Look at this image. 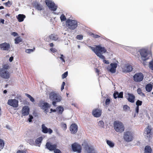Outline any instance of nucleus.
Listing matches in <instances>:
<instances>
[{"instance_id": "20", "label": "nucleus", "mask_w": 153, "mask_h": 153, "mask_svg": "<svg viewBox=\"0 0 153 153\" xmlns=\"http://www.w3.org/2000/svg\"><path fill=\"white\" fill-rule=\"evenodd\" d=\"M111 68H108V70L112 73H114L116 72V68L117 66V63H111L110 65Z\"/></svg>"}, {"instance_id": "25", "label": "nucleus", "mask_w": 153, "mask_h": 153, "mask_svg": "<svg viewBox=\"0 0 153 153\" xmlns=\"http://www.w3.org/2000/svg\"><path fill=\"white\" fill-rule=\"evenodd\" d=\"M49 38L50 39L56 41L58 39V36L54 34H51L49 36Z\"/></svg>"}, {"instance_id": "40", "label": "nucleus", "mask_w": 153, "mask_h": 153, "mask_svg": "<svg viewBox=\"0 0 153 153\" xmlns=\"http://www.w3.org/2000/svg\"><path fill=\"white\" fill-rule=\"evenodd\" d=\"M142 102L141 101H140L139 100H138L136 102V105L137 106H138L139 107V106L141 105L142 104Z\"/></svg>"}, {"instance_id": "4", "label": "nucleus", "mask_w": 153, "mask_h": 153, "mask_svg": "<svg viewBox=\"0 0 153 153\" xmlns=\"http://www.w3.org/2000/svg\"><path fill=\"white\" fill-rule=\"evenodd\" d=\"M46 148L50 151H54V153H62L61 151L56 149L57 145L56 144H52V143L47 142L45 145Z\"/></svg>"}, {"instance_id": "11", "label": "nucleus", "mask_w": 153, "mask_h": 153, "mask_svg": "<svg viewBox=\"0 0 153 153\" xmlns=\"http://www.w3.org/2000/svg\"><path fill=\"white\" fill-rule=\"evenodd\" d=\"M143 75L142 73H138L134 76V80L136 82H140L143 80Z\"/></svg>"}, {"instance_id": "27", "label": "nucleus", "mask_w": 153, "mask_h": 153, "mask_svg": "<svg viewBox=\"0 0 153 153\" xmlns=\"http://www.w3.org/2000/svg\"><path fill=\"white\" fill-rule=\"evenodd\" d=\"M152 88V86L151 84H147L146 86V91L149 92H150Z\"/></svg>"}, {"instance_id": "48", "label": "nucleus", "mask_w": 153, "mask_h": 153, "mask_svg": "<svg viewBox=\"0 0 153 153\" xmlns=\"http://www.w3.org/2000/svg\"><path fill=\"white\" fill-rule=\"evenodd\" d=\"M33 50L32 49H27L25 51L27 53H30L31 52H33Z\"/></svg>"}, {"instance_id": "32", "label": "nucleus", "mask_w": 153, "mask_h": 153, "mask_svg": "<svg viewBox=\"0 0 153 153\" xmlns=\"http://www.w3.org/2000/svg\"><path fill=\"white\" fill-rule=\"evenodd\" d=\"M137 91L138 94L144 97L145 96V94L142 92V90L140 88H138L137 89Z\"/></svg>"}, {"instance_id": "21", "label": "nucleus", "mask_w": 153, "mask_h": 153, "mask_svg": "<svg viewBox=\"0 0 153 153\" xmlns=\"http://www.w3.org/2000/svg\"><path fill=\"white\" fill-rule=\"evenodd\" d=\"M25 17V16L23 14H19L18 16H16V18L19 22H23Z\"/></svg>"}, {"instance_id": "41", "label": "nucleus", "mask_w": 153, "mask_h": 153, "mask_svg": "<svg viewBox=\"0 0 153 153\" xmlns=\"http://www.w3.org/2000/svg\"><path fill=\"white\" fill-rule=\"evenodd\" d=\"M149 67L153 71V61H151L149 63Z\"/></svg>"}, {"instance_id": "22", "label": "nucleus", "mask_w": 153, "mask_h": 153, "mask_svg": "<svg viewBox=\"0 0 153 153\" xmlns=\"http://www.w3.org/2000/svg\"><path fill=\"white\" fill-rule=\"evenodd\" d=\"M49 107V104L47 102H45L42 106V108L46 112H47Z\"/></svg>"}, {"instance_id": "33", "label": "nucleus", "mask_w": 153, "mask_h": 153, "mask_svg": "<svg viewBox=\"0 0 153 153\" xmlns=\"http://www.w3.org/2000/svg\"><path fill=\"white\" fill-rule=\"evenodd\" d=\"M98 125L100 128H102L104 126V123L102 120H100L98 122Z\"/></svg>"}, {"instance_id": "49", "label": "nucleus", "mask_w": 153, "mask_h": 153, "mask_svg": "<svg viewBox=\"0 0 153 153\" xmlns=\"http://www.w3.org/2000/svg\"><path fill=\"white\" fill-rule=\"evenodd\" d=\"M118 92H115L113 94L114 97V99H116L117 97H118Z\"/></svg>"}, {"instance_id": "23", "label": "nucleus", "mask_w": 153, "mask_h": 153, "mask_svg": "<svg viewBox=\"0 0 153 153\" xmlns=\"http://www.w3.org/2000/svg\"><path fill=\"white\" fill-rule=\"evenodd\" d=\"M152 149L150 146H145L144 153H152Z\"/></svg>"}, {"instance_id": "34", "label": "nucleus", "mask_w": 153, "mask_h": 153, "mask_svg": "<svg viewBox=\"0 0 153 153\" xmlns=\"http://www.w3.org/2000/svg\"><path fill=\"white\" fill-rule=\"evenodd\" d=\"M106 143L107 144L111 147H112L114 146V143L111 141L107 140Z\"/></svg>"}, {"instance_id": "9", "label": "nucleus", "mask_w": 153, "mask_h": 153, "mask_svg": "<svg viewBox=\"0 0 153 153\" xmlns=\"http://www.w3.org/2000/svg\"><path fill=\"white\" fill-rule=\"evenodd\" d=\"M45 2L47 6L51 10L55 11L57 8V6L55 5L53 2L50 0H45Z\"/></svg>"}, {"instance_id": "46", "label": "nucleus", "mask_w": 153, "mask_h": 153, "mask_svg": "<svg viewBox=\"0 0 153 153\" xmlns=\"http://www.w3.org/2000/svg\"><path fill=\"white\" fill-rule=\"evenodd\" d=\"M123 108L124 110L126 111L128 110H129L130 108L128 106L126 105L123 106Z\"/></svg>"}, {"instance_id": "52", "label": "nucleus", "mask_w": 153, "mask_h": 153, "mask_svg": "<svg viewBox=\"0 0 153 153\" xmlns=\"http://www.w3.org/2000/svg\"><path fill=\"white\" fill-rule=\"evenodd\" d=\"M65 85V83L64 82H62V85H61V91H62L64 89V87Z\"/></svg>"}, {"instance_id": "1", "label": "nucleus", "mask_w": 153, "mask_h": 153, "mask_svg": "<svg viewBox=\"0 0 153 153\" xmlns=\"http://www.w3.org/2000/svg\"><path fill=\"white\" fill-rule=\"evenodd\" d=\"M90 47L98 57L102 59L103 62L107 64H109L108 61L105 60V57L102 55V54L105 53L107 51V50L105 47H102L100 45H96L95 47L91 46H90Z\"/></svg>"}, {"instance_id": "6", "label": "nucleus", "mask_w": 153, "mask_h": 153, "mask_svg": "<svg viewBox=\"0 0 153 153\" xmlns=\"http://www.w3.org/2000/svg\"><path fill=\"white\" fill-rule=\"evenodd\" d=\"M152 128L151 126H148L145 128L144 135L146 139L150 140L152 137L153 133L152 132Z\"/></svg>"}, {"instance_id": "53", "label": "nucleus", "mask_w": 153, "mask_h": 153, "mask_svg": "<svg viewBox=\"0 0 153 153\" xmlns=\"http://www.w3.org/2000/svg\"><path fill=\"white\" fill-rule=\"evenodd\" d=\"M11 35L13 36H16L18 35V34L16 32H13L11 33Z\"/></svg>"}, {"instance_id": "47", "label": "nucleus", "mask_w": 153, "mask_h": 153, "mask_svg": "<svg viewBox=\"0 0 153 153\" xmlns=\"http://www.w3.org/2000/svg\"><path fill=\"white\" fill-rule=\"evenodd\" d=\"M83 36L81 35H77L76 36V38L79 40H81L82 39Z\"/></svg>"}, {"instance_id": "51", "label": "nucleus", "mask_w": 153, "mask_h": 153, "mask_svg": "<svg viewBox=\"0 0 153 153\" xmlns=\"http://www.w3.org/2000/svg\"><path fill=\"white\" fill-rule=\"evenodd\" d=\"M92 35L93 36V37L95 38H98L100 37V36L97 34L92 33Z\"/></svg>"}, {"instance_id": "17", "label": "nucleus", "mask_w": 153, "mask_h": 153, "mask_svg": "<svg viewBox=\"0 0 153 153\" xmlns=\"http://www.w3.org/2000/svg\"><path fill=\"white\" fill-rule=\"evenodd\" d=\"M30 112V108L28 106H25L23 107L22 111V114L23 116L28 115Z\"/></svg>"}, {"instance_id": "50", "label": "nucleus", "mask_w": 153, "mask_h": 153, "mask_svg": "<svg viewBox=\"0 0 153 153\" xmlns=\"http://www.w3.org/2000/svg\"><path fill=\"white\" fill-rule=\"evenodd\" d=\"M28 119V121L29 122H31L32 121V119L33 118V117L32 116L30 115Z\"/></svg>"}, {"instance_id": "2", "label": "nucleus", "mask_w": 153, "mask_h": 153, "mask_svg": "<svg viewBox=\"0 0 153 153\" xmlns=\"http://www.w3.org/2000/svg\"><path fill=\"white\" fill-rule=\"evenodd\" d=\"M50 99L53 101L52 104L56 106V103L60 102L62 99L61 96L59 94L53 92H51L49 94Z\"/></svg>"}, {"instance_id": "36", "label": "nucleus", "mask_w": 153, "mask_h": 153, "mask_svg": "<svg viewBox=\"0 0 153 153\" xmlns=\"http://www.w3.org/2000/svg\"><path fill=\"white\" fill-rule=\"evenodd\" d=\"M61 125L62 128L64 130H65L67 128V126L66 124L64 123H61Z\"/></svg>"}, {"instance_id": "57", "label": "nucleus", "mask_w": 153, "mask_h": 153, "mask_svg": "<svg viewBox=\"0 0 153 153\" xmlns=\"http://www.w3.org/2000/svg\"><path fill=\"white\" fill-rule=\"evenodd\" d=\"M13 59V56L10 57V58L9 60L10 62H12Z\"/></svg>"}, {"instance_id": "19", "label": "nucleus", "mask_w": 153, "mask_h": 153, "mask_svg": "<svg viewBox=\"0 0 153 153\" xmlns=\"http://www.w3.org/2000/svg\"><path fill=\"white\" fill-rule=\"evenodd\" d=\"M10 44L6 42L0 44V48L4 50L7 51L10 48Z\"/></svg>"}, {"instance_id": "56", "label": "nucleus", "mask_w": 153, "mask_h": 153, "mask_svg": "<svg viewBox=\"0 0 153 153\" xmlns=\"http://www.w3.org/2000/svg\"><path fill=\"white\" fill-rule=\"evenodd\" d=\"M139 107L138 106H137L136 107V108L135 110L136 112L137 113H138L139 112Z\"/></svg>"}, {"instance_id": "18", "label": "nucleus", "mask_w": 153, "mask_h": 153, "mask_svg": "<svg viewBox=\"0 0 153 153\" xmlns=\"http://www.w3.org/2000/svg\"><path fill=\"white\" fill-rule=\"evenodd\" d=\"M70 130L72 134H75L77 131L78 126L75 123L72 124L70 127Z\"/></svg>"}, {"instance_id": "14", "label": "nucleus", "mask_w": 153, "mask_h": 153, "mask_svg": "<svg viewBox=\"0 0 153 153\" xmlns=\"http://www.w3.org/2000/svg\"><path fill=\"white\" fill-rule=\"evenodd\" d=\"M102 111L100 109L96 108L93 110L92 114L95 117H99L101 115Z\"/></svg>"}, {"instance_id": "55", "label": "nucleus", "mask_w": 153, "mask_h": 153, "mask_svg": "<svg viewBox=\"0 0 153 153\" xmlns=\"http://www.w3.org/2000/svg\"><path fill=\"white\" fill-rule=\"evenodd\" d=\"M17 153H26V152L24 150H19L17 152Z\"/></svg>"}, {"instance_id": "62", "label": "nucleus", "mask_w": 153, "mask_h": 153, "mask_svg": "<svg viewBox=\"0 0 153 153\" xmlns=\"http://www.w3.org/2000/svg\"><path fill=\"white\" fill-rule=\"evenodd\" d=\"M10 16V14H9V13H8V14H7L6 15H5V17H7V16Z\"/></svg>"}, {"instance_id": "44", "label": "nucleus", "mask_w": 153, "mask_h": 153, "mask_svg": "<svg viewBox=\"0 0 153 153\" xmlns=\"http://www.w3.org/2000/svg\"><path fill=\"white\" fill-rule=\"evenodd\" d=\"M111 102V100L109 98H107L105 101V105H108Z\"/></svg>"}, {"instance_id": "16", "label": "nucleus", "mask_w": 153, "mask_h": 153, "mask_svg": "<svg viewBox=\"0 0 153 153\" xmlns=\"http://www.w3.org/2000/svg\"><path fill=\"white\" fill-rule=\"evenodd\" d=\"M128 96L125 97L127 99L128 101L131 103H134L135 101V97L133 94L129 93H127Z\"/></svg>"}, {"instance_id": "13", "label": "nucleus", "mask_w": 153, "mask_h": 153, "mask_svg": "<svg viewBox=\"0 0 153 153\" xmlns=\"http://www.w3.org/2000/svg\"><path fill=\"white\" fill-rule=\"evenodd\" d=\"M73 150L74 152L80 153L81 152L82 147L81 146L76 143H74L72 145Z\"/></svg>"}, {"instance_id": "39", "label": "nucleus", "mask_w": 153, "mask_h": 153, "mask_svg": "<svg viewBox=\"0 0 153 153\" xmlns=\"http://www.w3.org/2000/svg\"><path fill=\"white\" fill-rule=\"evenodd\" d=\"M4 4L6 6L10 7L12 4V2L10 1H8L7 2L5 3Z\"/></svg>"}, {"instance_id": "38", "label": "nucleus", "mask_w": 153, "mask_h": 153, "mask_svg": "<svg viewBox=\"0 0 153 153\" xmlns=\"http://www.w3.org/2000/svg\"><path fill=\"white\" fill-rule=\"evenodd\" d=\"M60 18L62 22L64 21H65L66 19L65 16L63 14L61 15Z\"/></svg>"}, {"instance_id": "3", "label": "nucleus", "mask_w": 153, "mask_h": 153, "mask_svg": "<svg viewBox=\"0 0 153 153\" xmlns=\"http://www.w3.org/2000/svg\"><path fill=\"white\" fill-rule=\"evenodd\" d=\"M113 125L114 129L117 132L122 133L124 131L125 127L122 122L115 121H114Z\"/></svg>"}, {"instance_id": "28", "label": "nucleus", "mask_w": 153, "mask_h": 153, "mask_svg": "<svg viewBox=\"0 0 153 153\" xmlns=\"http://www.w3.org/2000/svg\"><path fill=\"white\" fill-rule=\"evenodd\" d=\"M42 139V137L37 138L35 140V144L36 145H40V144L41 143Z\"/></svg>"}, {"instance_id": "30", "label": "nucleus", "mask_w": 153, "mask_h": 153, "mask_svg": "<svg viewBox=\"0 0 153 153\" xmlns=\"http://www.w3.org/2000/svg\"><path fill=\"white\" fill-rule=\"evenodd\" d=\"M132 69V66L131 65H129L126 66V70L127 72H129L131 71Z\"/></svg>"}, {"instance_id": "43", "label": "nucleus", "mask_w": 153, "mask_h": 153, "mask_svg": "<svg viewBox=\"0 0 153 153\" xmlns=\"http://www.w3.org/2000/svg\"><path fill=\"white\" fill-rule=\"evenodd\" d=\"M68 74V71H66L64 73L62 76V79L65 78L67 76Z\"/></svg>"}, {"instance_id": "24", "label": "nucleus", "mask_w": 153, "mask_h": 153, "mask_svg": "<svg viewBox=\"0 0 153 153\" xmlns=\"http://www.w3.org/2000/svg\"><path fill=\"white\" fill-rule=\"evenodd\" d=\"M56 111L57 113L59 114H62L64 110L63 108L61 106H58L56 108Z\"/></svg>"}, {"instance_id": "42", "label": "nucleus", "mask_w": 153, "mask_h": 153, "mask_svg": "<svg viewBox=\"0 0 153 153\" xmlns=\"http://www.w3.org/2000/svg\"><path fill=\"white\" fill-rule=\"evenodd\" d=\"M60 56L59 57L60 59L62 60V62H65V56L62 54H60Z\"/></svg>"}, {"instance_id": "10", "label": "nucleus", "mask_w": 153, "mask_h": 153, "mask_svg": "<svg viewBox=\"0 0 153 153\" xmlns=\"http://www.w3.org/2000/svg\"><path fill=\"white\" fill-rule=\"evenodd\" d=\"M140 52L141 56V58L144 61H145L149 59V57H147L148 53L146 50L145 49H141Z\"/></svg>"}, {"instance_id": "61", "label": "nucleus", "mask_w": 153, "mask_h": 153, "mask_svg": "<svg viewBox=\"0 0 153 153\" xmlns=\"http://www.w3.org/2000/svg\"><path fill=\"white\" fill-rule=\"evenodd\" d=\"M49 45L50 47H52L53 46V43H51Z\"/></svg>"}, {"instance_id": "35", "label": "nucleus", "mask_w": 153, "mask_h": 153, "mask_svg": "<svg viewBox=\"0 0 153 153\" xmlns=\"http://www.w3.org/2000/svg\"><path fill=\"white\" fill-rule=\"evenodd\" d=\"M4 145V143L3 140L0 139V148L2 149Z\"/></svg>"}, {"instance_id": "60", "label": "nucleus", "mask_w": 153, "mask_h": 153, "mask_svg": "<svg viewBox=\"0 0 153 153\" xmlns=\"http://www.w3.org/2000/svg\"><path fill=\"white\" fill-rule=\"evenodd\" d=\"M50 38H49V36L47 38H45V40L46 41L49 42L50 41V40L49 39Z\"/></svg>"}, {"instance_id": "58", "label": "nucleus", "mask_w": 153, "mask_h": 153, "mask_svg": "<svg viewBox=\"0 0 153 153\" xmlns=\"http://www.w3.org/2000/svg\"><path fill=\"white\" fill-rule=\"evenodd\" d=\"M51 111L53 112H56V109H53L51 108Z\"/></svg>"}, {"instance_id": "5", "label": "nucleus", "mask_w": 153, "mask_h": 153, "mask_svg": "<svg viewBox=\"0 0 153 153\" xmlns=\"http://www.w3.org/2000/svg\"><path fill=\"white\" fill-rule=\"evenodd\" d=\"M66 25L70 29L74 30L78 26L77 22L76 21L71 19H68L66 22Z\"/></svg>"}, {"instance_id": "26", "label": "nucleus", "mask_w": 153, "mask_h": 153, "mask_svg": "<svg viewBox=\"0 0 153 153\" xmlns=\"http://www.w3.org/2000/svg\"><path fill=\"white\" fill-rule=\"evenodd\" d=\"M85 148L88 153H91L94 150L93 148L89 146L88 145L85 146Z\"/></svg>"}, {"instance_id": "45", "label": "nucleus", "mask_w": 153, "mask_h": 153, "mask_svg": "<svg viewBox=\"0 0 153 153\" xmlns=\"http://www.w3.org/2000/svg\"><path fill=\"white\" fill-rule=\"evenodd\" d=\"M118 97L120 98H123V92H120L119 94L118 93Z\"/></svg>"}, {"instance_id": "31", "label": "nucleus", "mask_w": 153, "mask_h": 153, "mask_svg": "<svg viewBox=\"0 0 153 153\" xmlns=\"http://www.w3.org/2000/svg\"><path fill=\"white\" fill-rule=\"evenodd\" d=\"M36 8L39 10H42V7L40 4L36 3L35 4Z\"/></svg>"}, {"instance_id": "59", "label": "nucleus", "mask_w": 153, "mask_h": 153, "mask_svg": "<svg viewBox=\"0 0 153 153\" xmlns=\"http://www.w3.org/2000/svg\"><path fill=\"white\" fill-rule=\"evenodd\" d=\"M96 72L98 74V73L100 72V70L98 69L97 68H96Z\"/></svg>"}, {"instance_id": "7", "label": "nucleus", "mask_w": 153, "mask_h": 153, "mask_svg": "<svg viewBox=\"0 0 153 153\" xmlns=\"http://www.w3.org/2000/svg\"><path fill=\"white\" fill-rule=\"evenodd\" d=\"M5 66H6V65H4V67ZM8 67L7 66V67ZM6 68H0V76L2 78L8 79L10 77V74L7 70L8 67H7L6 66Z\"/></svg>"}, {"instance_id": "12", "label": "nucleus", "mask_w": 153, "mask_h": 153, "mask_svg": "<svg viewBox=\"0 0 153 153\" xmlns=\"http://www.w3.org/2000/svg\"><path fill=\"white\" fill-rule=\"evenodd\" d=\"M18 101L15 99H9L8 100L7 104L14 107L17 108L18 106Z\"/></svg>"}, {"instance_id": "54", "label": "nucleus", "mask_w": 153, "mask_h": 153, "mask_svg": "<svg viewBox=\"0 0 153 153\" xmlns=\"http://www.w3.org/2000/svg\"><path fill=\"white\" fill-rule=\"evenodd\" d=\"M50 51L53 53L56 52V50L55 48H51L50 49Z\"/></svg>"}, {"instance_id": "64", "label": "nucleus", "mask_w": 153, "mask_h": 153, "mask_svg": "<svg viewBox=\"0 0 153 153\" xmlns=\"http://www.w3.org/2000/svg\"><path fill=\"white\" fill-rule=\"evenodd\" d=\"M4 7L3 6H0V9H3Z\"/></svg>"}, {"instance_id": "63", "label": "nucleus", "mask_w": 153, "mask_h": 153, "mask_svg": "<svg viewBox=\"0 0 153 153\" xmlns=\"http://www.w3.org/2000/svg\"><path fill=\"white\" fill-rule=\"evenodd\" d=\"M7 91L6 90H4V91H3V93L4 94L6 93H7Z\"/></svg>"}, {"instance_id": "37", "label": "nucleus", "mask_w": 153, "mask_h": 153, "mask_svg": "<svg viewBox=\"0 0 153 153\" xmlns=\"http://www.w3.org/2000/svg\"><path fill=\"white\" fill-rule=\"evenodd\" d=\"M25 95L30 99V100L31 101H32V102H34V101H35L34 99L30 95H29L28 94H26Z\"/></svg>"}, {"instance_id": "15", "label": "nucleus", "mask_w": 153, "mask_h": 153, "mask_svg": "<svg viewBox=\"0 0 153 153\" xmlns=\"http://www.w3.org/2000/svg\"><path fill=\"white\" fill-rule=\"evenodd\" d=\"M42 131L43 133L46 134L48 133L51 134L53 133V130L50 128H47L44 124L42 125Z\"/></svg>"}, {"instance_id": "29", "label": "nucleus", "mask_w": 153, "mask_h": 153, "mask_svg": "<svg viewBox=\"0 0 153 153\" xmlns=\"http://www.w3.org/2000/svg\"><path fill=\"white\" fill-rule=\"evenodd\" d=\"M15 43L16 44H19L22 41V39L20 36L16 37L14 39Z\"/></svg>"}, {"instance_id": "8", "label": "nucleus", "mask_w": 153, "mask_h": 153, "mask_svg": "<svg viewBox=\"0 0 153 153\" xmlns=\"http://www.w3.org/2000/svg\"><path fill=\"white\" fill-rule=\"evenodd\" d=\"M123 137L126 142L131 141L133 138V134L131 131H126L124 133Z\"/></svg>"}]
</instances>
